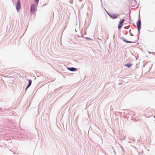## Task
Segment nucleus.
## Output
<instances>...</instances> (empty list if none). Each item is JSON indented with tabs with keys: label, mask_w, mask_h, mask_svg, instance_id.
Masks as SVG:
<instances>
[{
	"label": "nucleus",
	"mask_w": 155,
	"mask_h": 155,
	"mask_svg": "<svg viewBox=\"0 0 155 155\" xmlns=\"http://www.w3.org/2000/svg\"><path fill=\"white\" fill-rule=\"evenodd\" d=\"M70 3H73V1L72 0H71V1H70Z\"/></svg>",
	"instance_id": "obj_14"
},
{
	"label": "nucleus",
	"mask_w": 155,
	"mask_h": 155,
	"mask_svg": "<svg viewBox=\"0 0 155 155\" xmlns=\"http://www.w3.org/2000/svg\"><path fill=\"white\" fill-rule=\"evenodd\" d=\"M35 6L34 4H32L31 6V12H34L35 10Z\"/></svg>",
	"instance_id": "obj_6"
},
{
	"label": "nucleus",
	"mask_w": 155,
	"mask_h": 155,
	"mask_svg": "<svg viewBox=\"0 0 155 155\" xmlns=\"http://www.w3.org/2000/svg\"><path fill=\"white\" fill-rule=\"evenodd\" d=\"M101 2H102V1L101 0ZM101 3H102V2H101Z\"/></svg>",
	"instance_id": "obj_18"
},
{
	"label": "nucleus",
	"mask_w": 155,
	"mask_h": 155,
	"mask_svg": "<svg viewBox=\"0 0 155 155\" xmlns=\"http://www.w3.org/2000/svg\"><path fill=\"white\" fill-rule=\"evenodd\" d=\"M34 0L35 1L36 3H37V5H38V3L39 1V0Z\"/></svg>",
	"instance_id": "obj_12"
},
{
	"label": "nucleus",
	"mask_w": 155,
	"mask_h": 155,
	"mask_svg": "<svg viewBox=\"0 0 155 155\" xmlns=\"http://www.w3.org/2000/svg\"><path fill=\"white\" fill-rule=\"evenodd\" d=\"M30 85L28 84L27 86V87H26V89H25V90L26 91L27 90V89L30 87Z\"/></svg>",
	"instance_id": "obj_11"
},
{
	"label": "nucleus",
	"mask_w": 155,
	"mask_h": 155,
	"mask_svg": "<svg viewBox=\"0 0 155 155\" xmlns=\"http://www.w3.org/2000/svg\"><path fill=\"white\" fill-rule=\"evenodd\" d=\"M154 117L155 118V116H154Z\"/></svg>",
	"instance_id": "obj_20"
},
{
	"label": "nucleus",
	"mask_w": 155,
	"mask_h": 155,
	"mask_svg": "<svg viewBox=\"0 0 155 155\" xmlns=\"http://www.w3.org/2000/svg\"><path fill=\"white\" fill-rule=\"evenodd\" d=\"M86 39L87 40H91V39L87 37L86 38Z\"/></svg>",
	"instance_id": "obj_13"
},
{
	"label": "nucleus",
	"mask_w": 155,
	"mask_h": 155,
	"mask_svg": "<svg viewBox=\"0 0 155 155\" xmlns=\"http://www.w3.org/2000/svg\"><path fill=\"white\" fill-rule=\"evenodd\" d=\"M16 9L17 11L18 12L20 9V0H18L17 1L16 5Z\"/></svg>",
	"instance_id": "obj_3"
},
{
	"label": "nucleus",
	"mask_w": 155,
	"mask_h": 155,
	"mask_svg": "<svg viewBox=\"0 0 155 155\" xmlns=\"http://www.w3.org/2000/svg\"><path fill=\"white\" fill-rule=\"evenodd\" d=\"M28 81L29 83L28 84L31 86L32 83V81L30 79L28 80Z\"/></svg>",
	"instance_id": "obj_10"
},
{
	"label": "nucleus",
	"mask_w": 155,
	"mask_h": 155,
	"mask_svg": "<svg viewBox=\"0 0 155 155\" xmlns=\"http://www.w3.org/2000/svg\"><path fill=\"white\" fill-rule=\"evenodd\" d=\"M122 39L124 41V42H126L127 43H132V42L131 41H128L127 40H126L123 37H122Z\"/></svg>",
	"instance_id": "obj_7"
},
{
	"label": "nucleus",
	"mask_w": 155,
	"mask_h": 155,
	"mask_svg": "<svg viewBox=\"0 0 155 155\" xmlns=\"http://www.w3.org/2000/svg\"><path fill=\"white\" fill-rule=\"evenodd\" d=\"M131 36H133V34H131V35H130Z\"/></svg>",
	"instance_id": "obj_16"
},
{
	"label": "nucleus",
	"mask_w": 155,
	"mask_h": 155,
	"mask_svg": "<svg viewBox=\"0 0 155 155\" xmlns=\"http://www.w3.org/2000/svg\"><path fill=\"white\" fill-rule=\"evenodd\" d=\"M137 25L138 30H140L141 28V21L140 18L137 23Z\"/></svg>",
	"instance_id": "obj_1"
},
{
	"label": "nucleus",
	"mask_w": 155,
	"mask_h": 155,
	"mask_svg": "<svg viewBox=\"0 0 155 155\" xmlns=\"http://www.w3.org/2000/svg\"><path fill=\"white\" fill-rule=\"evenodd\" d=\"M109 16L112 18L116 19L117 18L118 16V14L117 13L111 14H108Z\"/></svg>",
	"instance_id": "obj_2"
},
{
	"label": "nucleus",
	"mask_w": 155,
	"mask_h": 155,
	"mask_svg": "<svg viewBox=\"0 0 155 155\" xmlns=\"http://www.w3.org/2000/svg\"><path fill=\"white\" fill-rule=\"evenodd\" d=\"M121 139L124 140L126 138V136L124 135H122V134H121Z\"/></svg>",
	"instance_id": "obj_9"
},
{
	"label": "nucleus",
	"mask_w": 155,
	"mask_h": 155,
	"mask_svg": "<svg viewBox=\"0 0 155 155\" xmlns=\"http://www.w3.org/2000/svg\"><path fill=\"white\" fill-rule=\"evenodd\" d=\"M128 142L129 143H131L129 141H128Z\"/></svg>",
	"instance_id": "obj_17"
},
{
	"label": "nucleus",
	"mask_w": 155,
	"mask_h": 155,
	"mask_svg": "<svg viewBox=\"0 0 155 155\" xmlns=\"http://www.w3.org/2000/svg\"><path fill=\"white\" fill-rule=\"evenodd\" d=\"M138 34H139L140 33V30H138Z\"/></svg>",
	"instance_id": "obj_15"
},
{
	"label": "nucleus",
	"mask_w": 155,
	"mask_h": 155,
	"mask_svg": "<svg viewBox=\"0 0 155 155\" xmlns=\"http://www.w3.org/2000/svg\"><path fill=\"white\" fill-rule=\"evenodd\" d=\"M148 150V151H149V150Z\"/></svg>",
	"instance_id": "obj_19"
},
{
	"label": "nucleus",
	"mask_w": 155,
	"mask_h": 155,
	"mask_svg": "<svg viewBox=\"0 0 155 155\" xmlns=\"http://www.w3.org/2000/svg\"><path fill=\"white\" fill-rule=\"evenodd\" d=\"M124 19H121V20H120V21H119V25H118V29H120L122 27V24L124 23Z\"/></svg>",
	"instance_id": "obj_4"
},
{
	"label": "nucleus",
	"mask_w": 155,
	"mask_h": 155,
	"mask_svg": "<svg viewBox=\"0 0 155 155\" xmlns=\"http://www.w3.org/2000/svg\"><path fill=\"white\" fill-rule=\"evenodd\" d=\"M132 64L128 63V64H126L125 65V66L129 68L131 67V66H132Z\"/></svg>",
	"instance_id": "obj_8"
},
{
	"label": "nucleus",
	"mask_w": 155,
	"mask_h": 155,
	"mask_svg": "<svg viewBox=\"0 0 155 155\" xmlns=\"http://www.w3.org/2000/svg\"><path fill=\"white\" fill-rule=\"evenodd\" d=\"M67 68L68 70L72 71H75L77 70V68L74 67H67Z\"/></svg>",
	"instance_id": "obj_5"
}]
</instances>
